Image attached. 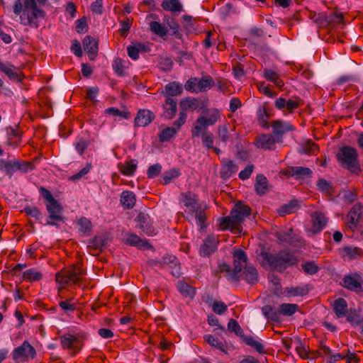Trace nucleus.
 I'll return each instance as SVG.
<instances>
[{
	"label": "nucleus",
	"instance_id": "nucleus-41",
	"mask_svg": "<svg viewBox=\"0 0 363 363\" xmlns=\"http://www.w3.org/2000/svg\"><path fill=\"white\" fill-rule=\"evenodd\" d=\"M138 162L135 160H130L124 164L121 169L122 173L125 176H132L136 170Z\"/></svg>",
	"mask_w": 363,
	"mask_h": 363
},
{
	"label": "nucleus",
	"instance_id": "nucleus-15",
	"mask_svg": "<svg viewBox=\"0 0 363 363\" xmlns=\"http://www.w3.org/2000/svg\"><path fill=\"white\" fill-rule=\"evenodd\" d=\"M154 113L146 109L140 110L135 118V125L144 127L150 124L154 119Z\"/></svg>",
	"mask_w": 363,
	"mask_h": 363
},
{
	"label": "nucleus",
	"instance_id": "nucleus-31",
	"mask_svg": "<svg viewBox=\"0 0 363 363\" xmlns=\"http://www.w3.org/2000/svg\"><path fill=\"white\" fill-rule=\"evenodd\" d=\"M77 338L72 335L67 334L61 337V345L65 349H76Z\"/></svg>",
	"mask_w": 363,
	"mask_h": 363
},
{
	"label": "nucleus",
	"instance_id": "nucleus-54",
	"mask_svg": "<svg viewBox=\"0 0 363 363\" xmlns=\"http://www.w3.org/2000/svg\"><path fill=\"white\" fill-rule=\"evenodd\" d=\"M23 277L29 281H37L41 279L42 275L34 269H28L24 272Z\"/></svg>",
	"mask_w": 363,
	"mask_h": 363
},
{
	"label": "nucleus",
	"instance_id": "nucleus-22",
	"mask_svg": "<svg viewBox=\"0 0 363 363\" xmlns=\"http://www.w3.org/2000/svg\"><path fill=\"white\" fill-rule=\"evenodd\" d=\"M47 210L51 219L59 221L62 220V218L61 216V207L55 199L48 203Z\"/></svg>",
	"mask_w": 363,
	"mask_h": 363
},
{
	"label": "nucleus",
	"instance_id": "nucleus-45",
	"mask_svg": "<svg viewBox=\"0 0 363 363\" xmlns=\"http://www.w3.org/2000/svg\"><path fill=\"white\" fill-rule=\"evenodd\" d=\"M276 236L281 242L291 244L294 242L291 229H289L285 231L277 232L276 233Z\"/></svg>",
	"mask_w": 363,
	"mask_h": 363
},
{
	"label": "nucleus",
	"instance_id": "nucleus-58",
	"mask_svg": "<svg viewBox=\"0 0 363 363\" xmlns=\"http://www.w3.org/2000/svg\"><path fill=\"white\" fill-rule=\"evenodd\" d=\"M254 169V166L252 164H248L245 169L242 170L239 173V178L242 180H245L248 179L252 174Z\"/></svg>",
	"mask_w": 363,
	"mask_h": 363
},
{
	"label": "nucleus",
	"instance_id": "nucleus-57",
	"mask_svg": "<svg viewBox=\"0 0 363 363\" xmlns=\"http://www.w3.org/2000/svg\"><path fill=\"white\" fill-rule=\"evenodd\" d=\"M302 269L308 274H313L318 271V267L313 262L303 264Z\"/></svg>",
	"mask_w": 363,
	"mask_h": 363
},
{
	"label": "nucleus",
	"instance_id": "nucleus-23",
	"mask_svg": "<svg viewBox=\"0 0 363 363\" xmlns=\"http://www.w3.org/2000/svg\"><path fill=\"white\" fill-rule=\"evenodd\" d=\"M203 339L212 347H214L225 354L228 353L225 345L219 338L213 336V335L206 334L203 336Z\"/></svg>",
	"mask_w": 363,
	"mask_h": 363
},
{
	"label": "nucleus",
	"instance_id": "nucleus-44",
	"mask_svg": "<svg viewBox=\"0 0 363 363\" xmlns=\"http://www.w3.org/2000/svg\"><path fill=\"white\" fill-rule=\"evenodd\" d=\"M179 174L180 172L178 169H172L166 171L162 177L163 184H167L170 183L174 179L178 177Z\"/></svg>",
	"mask_w": 363,
	"mask_h": 363
},
{
	"label": "nucleus",
	"instance_id": "nucleus-4",
	"mask_svg": "<svg viewBox=\"0 0 363 363\" xmlns=\"http://www.w3.org/2000/svg\"><path fill=\"white\" fill-rule=\"evenodd\" d=\"M45 11L38 6L36 0H24L23 11L20 16V22L26 26H38V21L43 19Z\"/></svg>",
	"mask_w": 363,
	"mask_h": 363
},
{
	"label": "nucleus",
	"instance_id": "nucleus-39",
	"mask_svg": "<svg viewBox=\"0 0 363 363\" xmlns=\"http://www.w3.org/2000/svg\"><path fill=\"white\" fill-rule=\"evenodd\" d=\"M181 108L183 111H194L198 107V102L195 99L186 98L181 101Z\"/></svg>",
	"mask_w": 363,
	"mask_h": 363
},
{
	"label": "nucleus",
	"instance_id": "nucleus-28",
	"mask_svg": "<svg viewBox=\"0 0 363 363\" xmlns=\"http://www.w3.org/2000/svg\"><path fill=\"white\" fill-rule=\"evenodd\" d=\"M267 179L263 174H258L256 177L255 185V191L258 194H264L267 190Z\"/></svg>",
	"mask_w": 363,
	"mask_h": 363
},
{
	"label": "nucleus",
	"instance_id": "nucleus-24",
	"mask_svg": "<svg viewBox=\"0 0 363 363\" xmlns=\"http://www.w3.org/2000/svg\"><path fill=\"white\" fill-rule=\"evenodd\" d=\"M343 286L352 291H358L361 288L359 277L357 275L346 276L343 279Z\"/></svg>",
	"mask_w": 363,
	"mask_h": 363
},
{
	"label": "nucleus",
	"instance_id": "nucleus-14",
	"mask_svg": "<svg viewBox=\"0 0 363 363\" xmlns=\"http://www.w3.org/2000/svg\"><path fill=\"white\" fill-rule=\"evenodd\" d=\"M149 50L150 48L147 44L139 42L132 43L127 48L128 56L134 60L138 59L140 52H147Z\"/></svg>",
	"mask_w": 363,
	"mask_h": 363
},
{
	"label": "nucleus",
	"instance_id": "nucleus-47",
	"mask_svg": "<svg viewBox=\"0 0 363 363\" xmlns=\"http://www.w3.org/2000/svg\"><path fill=\"white\" fill-rule=\"evenodd\" d=\"M74 145L77 153L82 155L89 145V142L85 138H77Z\"/></svg>",
	"mask_w": 363,
	"mask_h": 363
},
{
	"label": "nucleus",
	"instance_id": "nucleus-9",
	"mask_svg": "<svg viewBox=\"0 0 363 363\" xmlns=\"http://www.w3.org/2000/svg\"><path fill=\"white\" fill-rule=\"evenodd\" d=\"M347 225L349 228L354 230L363 224V205L355 204L350 210L347 216Z\"/></svg>",
	"mask_w": 363,
	"mask_h": 363
},
{
	"label": "nucleus",
	"instance_id": "nucleus-62",
	"mask_svg": "<svg viewBox=\"0 0 363 363\" xmlns=\"http://www.w3.org/2000/svg\"><path fill=\"white\" fill-rule=\"evenodd\" d=\"M91 10L93 13L101 14L103 11V0H95L91 5Z\"/></svg>",
	"mask_w": 363,
	"mask_h": 363
},
{
	"label": "nucleus",
	"instance_id": "nucleus-34",
	"mask_svg": "<svg viewBox=\"0 0 363 363\" xmlns=\"http://www.w3.org/2000/svg\"><path fill=\"white\" fill-rule=\"evenodd\" d=\"M21 169L20 164L17 161L0 160V169L11 174L16 169Z\"/></svg>",
	"mask_w": 363,
	"mask_h": 363
},
{
	"label": "nucleus",
	"instance_id": "nucleus-18",
	"mask_svg": "<svg viewBox=\"0 0 363 363\" xmlns=\"http://www.w3.org/2000/svg\"><path fill=\"white\" fill-rule=\"evenodd\" d=\"M234 271L239 273L246 266L247 256L242 250H236L233 252Z\"/></svg>",
	"mask_w": 363,
	"mask_h": 363
},
{
	"label": "nucleus",
	"instance_id": "nucleus-2",
	"mask_svg": "<svg viewBox=\"0 0 363 363\" xmlns=\"http://www.w3.org/2000/svg\"><path fill=\"white\" fill-rule=\"evenodd\" d=\"M219 117L220 111L218 109H208L197 118L191 130L192 135L201 137L202 142L207 148L213 146V135L207 132V128L214 125Z\"/></svg>",
	"mask_w": 363,
	"mask_h": 363
},
{
	"label": "nucleus",
	"instance_id": "nucleus-37",
	"mask_svg": "<svg viewBox=\"0 0 363 363\" xmlns=\"http://www.w3.org/2000/svg\"><path fill=\"white\" fill-rule=\"evenodd\" d=\"M242 338L247 345L254 348L257 352L259 353L264 352V346L259 340L251 336H244Z\"/></svg>",
	"mask_w": 363,
	"mask_h": 363
},
{
	"label": "nucleus",
	"instance_id": "nucleus-1",
	"mask_svg": "<svg viewBox=\"0 0 363 363\" xmlns=\"http://www.w3.org/2000/svg\"><path fill=\"white\" fill-rule=\"evenodd\" d=\"M179 201L186 208L184 214L187 220L190 222L195 221L200 230H202L205 227L206 206L199 203L197 196L191 192L182 194Z\"/></svg>",
	"mask_w": 363,
	"mask_h": 363
},
{
	"label": "nucleus",
	"instance_id": "nucleus-35",
	"mask_svg": "<svg viewBox=\"0 0 363 363\" xmlns=\"http://www.w3.org/2000/svg\"><path fill=\"white\" fill-rule=\"evenodd\" d=\"M243 274L247 282L254 284L257 281L258 274L256 269L252 266L244 267Z\"/></svg>",
	"mask_w": 363,
	"mask_h": 363
},
{
	"label": "nucleus",
	"instance_id": "nucleus-25",
	"mask_svg": "<svg viewBox=\"0 0 363 363\" xmlns=\"http://www.w3.org/2000/svg\"><path fill=\"white\" fill-rule=\"evenodd\" d=\"M150 31L161 38H164L168 33V28L158 21H151L149 23Z\"/></svg>",
	"mask_w": 363,
	"mask_h": 363
},
{
	"label": "nucleus",
	"instance_id": "nucleus-29",
	"mask_svg": "<svg viewBox=\"0 0 363 363\" xmlns=\"http://www.w3.org/2000/svg\"><path fill=\"white\" fill-rule=\"evenodd\" d=\"M162 6L164 10L172 12H180L182 10L179 0H164Z\"/></svg>",
	"mask_w": 363,
	"mask_h": 363
},
{
	"label": "nucleus",
	"instance_id": "nucleus-8",
	"mask_svg": "<svg viewBox=\"0 0 363 363\" xmlns=\"http://www.w3.org/2000/svg\"><path fill=\"white\" fill-rule=\"evenodd\" d=\"M35 354V348L28 341H24L22 345L13 350L12 356L13 360L19 363L33 359Z\"/></svg>",
	"mask_w": 363,
	"mask_h": 363
},
{
	"label": "nucleus",
	"instance_id": "nucleus-5",
	"mask_svg": "<svg viewBox=\"0 0 363 363\" xmlns=\"http://www.w3.org/2000/svg\"><path fill=\"white\" fill-rule=\"evenodd\" d=\"M262 264L271 269L281 270L286 265L294 264L295 259L289 252L283 251L277 255L262 252L260 255Z\"/></svg>",
	"mask_w": 363,
	"mask_h": 363
},
{
	"label": "nucleus",
	"instance_id": "nucleus-63",
	"mask_svg": "<svg viewBox=\"0 0 363 363\" xmlns=\"http://www.w3.org/2000/svg\"><path fill=\"white\" fill-rule=\"evenodd\" d=\"M87 30L86 21L84 18L79 19L77 21L76 30L78 33H85Z\"/></svg>",
	"mask_w": 363,
	"mask_h": 363
},
{
	"label": "nucleus",
	"instance_id": "nucleus-6",
	"mask_svg": "<svg viewBox=\"0 0 363 363\" xmlns=\"http://www.w3.org/2000/svg\"><path fill=\"white\" fill-rule=\"evenodd\" d=\"M337 159L342 165L352 172L359 170L357 153L355 149L350 147H342L337 153Z\"/></svg>",
	"mask_w": 363,
	"mask_h": 363
},
{
	"label": "nucleus",
	"instance_id": "nucleus-64",
	"mask_svg": "<svg viewBox=\"0 0 363 363\" xmlns=\"http://www.w3.org/2000/svg\"><path fill=\"white\" fill-rule=\"evenodd\" d=\"M347 319L352 325H360L362 319L359 318V316L357 313H354V315L352 313L348 314Z\"/></svg>",
	"mask_w": 363,
	"mask_h": 363
},
{
	"label": "nucleus",
	"instance_id": "nucleus-49",
	"mask_svg": "<svg viewBox=\"0 0 363 363\" xmlns=\"http://www.w3.org/2000/svg\"><path fill=\"white\" fill-rule=\"evenodd\" d=\"M306 291L304 288L301 286L286 288L284 294L286 296H303L306 294Z\"/></svg>",
	"mask_w": 363,
	"mask_h": 363
},
{
	"label": "nucleus",
	"instance_id": "nucleus-59",
	"mask_svg": "<svg viewBox=\"0 0 363 363\" xmlns=\"http://www.w3.org/2000/svg\"><path fill=\"white\" fill-rule=\"evenodd\" d=\"M113 68L118 74L123 75L124 72L123 61L119 58L115 59L113 64Z\"/></svg>",
	"mask_w": 363,
	"mask_h": 363
},
{
	"label": "nucleus",
	"instance_id": "nucleus-55",
	"mask_svg": "<svg viewBox=\"0 0 363 363\" xmlns=\"http://www.w3.org/2000/svg\"><path fill=\"white\" fill-rule=\"evenodd\" d=\"M199 79L193 78L190 79L187 81V82L185 84V89L187 91H191V92H198L199 89Z\"/></svg>",
	"mask_w": 363,
	"mask_h": 363
},
{
	"label": "nucleus",
	"instance_id": "nucleus-16",
	"mask_svg": "<svg viewBox=\"0 0 363 363\" xmlns=\"http://www.w3.org/2000/svg\"><path fill=\"white\" fill-rule=\"evenodd\" d=\"M82 44L84 50L89 55V59L94 60L95 55L98 52V42L95 38L87 35L84 38Z\"/></svg>",
	"mask_w": 363,
	"mask_h": 363
},
{
	"label": "nucleus",
	"instance_id": "nucleus-61",
	"mask_svg": "<svg viewBox=\"0 0 363 363\" xmlns=\"http://www.w3.org/2000/svg\"><path fill=\"white\" fill-rule=\"evenodd\" d=\"M262 312H263L264 315L267 318H270L272 320H276L277 313L272 307H271L269 306H266L262 308Z\"/></svg>",
	"mask_w": 363,
	"mask_h": 363
},
{
	"label": "nucleus",
	"instance_id": "nucleus-33",
	"mask_svg": "<svg viewBox=\"0 0 363 363\" xmlns=\"http://www.w3.org/2000/svg\"><path fill=\"white\" fill-rule=\"evenodd\" d=\"M164 91L167 97L177 96L182 93V86L180 84L173 82L165 86Z\"/></svg>",
	"mask_w": 363,
	"mask_h": 363
},
{
	"label": "nucleus",
	"instance_id": "nucleus-48",
	"mask_svg": "<svg viewBox=\"0 0 363 363\" xmlns=\"http://www.w3.org/2000/svg\"><path fill=\"white\" fill-rule=\"evenodd\" d=\"M177 288L178 290L181 292V294L185 296L194 297L195 295L194 289L184 282H179Z\"/></svg>",
	"mask_w": 363,
	"mask_h": 363
},
{
	"label": "nucleus",
	"instance_id": "nucleus-52",
	"mask_svg": "<svg viewBox=\"0 0 363 363\" xmlns=\"http://www.w3.org/2000/svg\"><path fill=\"white\" fill-rule=\"evenodd\" d=\"M162 170V166L159 163H156L153 165H151L147 172V177L150 179H153L158 176Z\"/></svg>",
	"mask_w": 363,
	"mask_h": 363
},
{
	"label": "nucleus",
	"instance_id": "nucleus-3",
	"mask_svg": "<svg viewBox=\"0 0 363 363\" xmlns=\"http://www.w3.org/2000/svg\"><path fill=\"white\" fill-rule=\"evenodd\" d=\"M250 209L247 206L238 203L232 209L230 215L218 220L221 230H229L240 233L242 224L246 217L250 215Z\"/></svg>",
	"mask_w": 363,
	"mask_h": 363
},
{
	"label": "nucleus",
	"instance_id": "nucleus-32",
	"mask_svg": "<svg viewBox=\"0 0 363 363\" xmlns=\"http://www.w3.org/2000/svg\"><path fill=\"white\" fill-rule=\"evenodd\" d=\"M299 206V201L292 200L289 203L284 204L279 210L278 213L280 216L291 214L296 211Z\"/></svg>",
	"mask_w": 363,
	"mask_h": 363
},
{
	"label": "nucleus",
	"instance_id": "nucleus-21",
	"mask_svg": "<svg viewBox=\"0 0 363 363\" xmlns=\"http://www.w3.org/2000/svg\"><path fill=\"white\" fill-rule=\"evenodd\" d=\"M274 134L281 139V135L287 131L293 129L287 122H282L281 121H275L272 124Z\"/></svg>",
	"mask_w": 363,
	"mask_h": 363
},
{
	"label": "nucleus",
	"instance_id": "nucleus-19",
	"mask_svg": "<svg viewBox=\"0 0 363 363\" xmlns=\"http://www.w3.org/2000/svg\"><path fill=\"white\" fill-rule=\"evenodd\" d=\"M125 243L135 246L139 249H147L150 247L147 240H142L135 234H128L125 238Z\"/></svg>",
	"mask_w": 363,
	"mask_h": 363
},
{
	"label": "nucleus",
	"instance_id": "nucleus-11",
	"mask_svg": "<svg viewBox=\"0 0 363 363\" xmlns=\"http://www.w3.org/2000/svg\"><path fill=\"white\" fill-rule=\"evenodd\" d=\"M135 220L138 223V227L147 235L152 236L157 233V230L153 225L152 220L147 214L140 213L136 217Z\"/></svg>",
	"mask_w": 363,
	"mask_h": 363
},
{
	"label": "nucleus",
	"instance_id": "nucleus-27",
	"mask_svg": "<svg viewBox=\"0 0 363 363\" xmlns=\"http://www.w3.org/2000/svg\"><path fill=\"white\" fill-rule=\"evenodd\" d=\"M238 171V167L232 160H228L223 164L221 170L222 177L224 179L230 177Z\"/></svg>",
	"mask_w": 363,
	"mask_h": 363
},
{
	"label": "nucleus",
	"instance_id": "nucleus-20",
	"mask_svg": "<svg viewBox=\"0 0 363 363\" xmlns=\"http://www.w3.org/2000/svg\"><path fill=\"white\" fill-rule=\"evenodd\" d=\"M121 203L124 208H133L136 202L135 195L133 191H124L121 195Z\"/></svg>",
	"mask_w": 363,
	"mask_h": 363
},
{
	"label": "nucleus",
	"instance_id": "nucleus-36",
	"mask_svg": "<svg viewBox=\"0 0 363 363\" xmlns=\"http://www.w3.org/2000/svg\"><path fill=\"white\" fill-rule=\"evenodd\" d=\"M218 135L220 142L224 144L229 141L230 139L233 137V135L237 136L236 133L233 135L229 133L226 125H220L218 127Z\"/></svg>",
	"mask_w": 363,
	"mask_h": 363
},
{
	"label": "nucleus",
	"instance_id": "nucleus-26",
	"mask_svg": "<svg viewBox=\"0 0 363 363\" xmlns=\"http://www.w3.org/2000/svg\"><path fill=\"white\" fill-rule=\"evenodd\" d=\"M164 116L166 118H172L177 111V103L174 99L171 97H167L166 102L164 105Z\"/></svg>",
	"mask_w": 363,
	"mask_h": 363
},
{
	"label": "nucleus",
	"instance_id": "nucleus-42",
	"mask_svg": "<svg viewBox=\"0 0 363 363\" xmlns=\"http://www.w3.org/2000/svg\"><path fill=\"white\" fill-rule=\"evenodd\" d=\"M177 130H178L174 127H167L163 129L159 135L160 140L161 142L169 140L174 136Z\"/></svg>",
	"mask_w": 363,
	"mask_h": 363
},
{
	"label": "nucleus",
	"instance_id": "nucleus-10",
	"mask_svg": "<svg viewBox=\"0 0 363 363\" xmlns=\"http://www.w3.org/2000/svg\"><path fill=\"white\" fill-rule=\"evenodd\" d=\"M328 219L321 212H315L311 216V226L306 228L308 236L320 232L327 223Z\"/></svg>",
	"mask_w": 363,
	"mask_h": 363
},
{
	"label": "nucleus",
	"instance_id": "nucleus-17",
	"mask_svg": "<svg viewBox=\"0 0 363 363\" xmlns=\"http://www.w3.org/2000/svg\"><path fill=\"white\" fill-rule=\"evenodd\" d=\"M217 243L218 240L215 235L208 236L200 248V254L202 256L209 255L216 250Z\"/></svg>",
	"mask_w": 363,
	"mask_h": 363
},
{
	"label": "nucleus",
	"instance_id": "nucleus-13",
	"mask_svg": "<svg viewBox=\"0 0 363 363\" xmlns=\"http://www.w3.org/2000/svg\"><path fill=\"white\" fill-rule=\"evenodd\" d=\"M279 142H281V139L276 135L264 134L257 138L256 144L259 148L272 150L276 143Z\"/></svg>",
	"mask_w": 363,
	"mask_h": 363
},
{
	"label": "nucleus",
	"instance_id": "nucleus-50",
	"mask_svg": "<svg viewBox=\"0 0 363 363\" xmlns=\"http://www.w3.org/2000/svg\"><path fill=\"white\" fill-rule=\"evenodd\" d=\"M79 230L84 233H89L91 230V223L89 219L86 218H81L78 220Z\"/></svg>",
	"mask_w": 363,
	"mask_h": 363
},
{
	"label": "nucleus",
	"instance_id": "nucleus-53",
	"mask_svg": "<svg viewBox=\"0 0 363 363\" xmlns=\"http://www.w3.org/2000/svg\"><path fill=\"white\" fill-rule=\"evenodd\" d=\"M211 308L213 312L218 315H222L224 313L228 308L226 304L222 301L213 302L211 305Z\"/></svg>",
	"mask_w": 363,
	"mask_h": 363
},
{
	"label": "nucleus",
	"instance_id": "nucleus-40",
	"mask_svg": "<svg viewBox=\"0 0 363 363\" xmlns=\"http://www.w3.org/2000/svg\"><path fill=\"white\" fill-rule=\"evenodd\" d=\"M343 257L348 259H355L361 255L362 251L359 248L353 246H347L343 249Z\"/></svg>",
	"mask_w": 363,
	"mask_h": 363
},
{
	"label": "nucleus",
	"instance_id": "nucleus-38",
	"mask_svg": "<svg viewBox=\"0 0 363 363\" xmlns=\"http://www.w3.org/2000/svg\"><path fill=\"white\" fill-rule=\"evenodd\" d=\"M298 310V306L294 303H283L280 305L279 312L283 315H291Z\"/></svg>",
	"mask_w": 363,
	"mask_h": 363
},
{
	"label": "nucleus",
	"instance_id": "nucleus-46",
	"mask_svg": "<svg viewBox=\"0 0 363 363\" xmlns=\"http://www.w3.org/2000/svg\"><path fill=\"white\" fill-rule=\"evenodd\" d=\"M228 330L235 333L236 335L240 337H243L245 336L243 330L238 323L234 319H230L228 323Z\"/></svg>",
	"mask_w": 363,
	"mask_h": 363
},
{
	"label": "nucleus",
	"instance_id": "nucleus-51",
	"mask_svg": "<svg viewBox=\"0 0 363 363\" xmlns=\"http://www.w3.org/2000/svg\"><path fill=\"white\" fill-rule=\"evenodd\" d=\"M213 82L210 77H204L199 79V91H206L211 88Z\"/></svg>",
	"mask_w": 363,
	"mask_h": 363
},
{
	"label": "nucleus",
	"instance_id": "nucleus-60",
	"mask_svg": "<svg viewBox=\"0 0 363 363\" xmlns=\"http://www.w3.org/2000/svg\"><path fill=\"white\" fill-rule=\"evenodd\" d=\"M91 165L90 163H87L86 166L82 168L78 173L75 174L74 175L72 176L71 179L72 180H77L82 177L85 176L91 169Z\"/></svg>",
	"mask_w": 363,
	"mask_h": 363
},
{
	"label": "nucleus",
	"instance_id": "nucleus-30",
	"mask_svg": "<svg viewBox=\"0 0 363 363\" xmlns=\"http://www.w3.org/2000/svg\"><path fill=\"white\" fill-rule=\"evenodd\" d=\"M333 309L338 318L344 316L347 309L346 301L343 298L337 299L333 303Z\"/></svg>",
	"mask_w": 363,
	"mask_h": 363
},
{
	"label": "nucleus",
	"instance_id": "nucleus-43",
	"mask_svg": "<svg viewBox=\"0 0 363 363\" xmlns=\"http://www.w3.org/2000/svg\"><path fill=\"white\" fill-rule=\"evenodd\" d=\"M264 77L273 82L275 85L277 86H282L284 83L282 81L279 79L277 73L272 69H266L264 73Z\"/></svg>",
	"mask_w": 363,
	"mask_h": 363
},
{
	"label": "nucleus",
	"instance_id": "nucleus-56",
	"mask_svg": "<svg viewBox=\"0 0 363 363\" xmlns=\"http://www.w3.org/2000/svg\"><path fill=\"white\" fill-rule=\"evenodd\" d=\"M294 174L298 177H303L309 176L311 174V170L307 167H296L293 169Z\"/></svg>",
	"mask_w": 363,
	"mask_h": 363
},
{
	"label": "nucleus",
	"instance_id": "nucleus-7",
	"mask_svg": "<svg viewBox=\"0 0 363 363\" xmlns=\"http://www.w3.org/2000/svg\"><path fill=\"white\" fill-rule=\"evenodd\" d=\"M82 274V270L77 268L58 272L56 274V282L60 288H64L70 284H78Z\"/></svg>",
	"mask_w": 363,
	"mask_h": 363
},
{
	"label": "nucleus",
	"instance_id": "nucleus-12",
	"mask_svg": "<svg viewBox=\"0 0 363 363\" xmlns=\"http://www.w3.org/2000/svg\"><path fill=\"white\" fill-rule=\"evenodd\" d=\"M0 70L10 79L21 81L22 74L20 69L8 61L0 60Z\"/></svg>",
	"mask_w": 363,
	"mask_h": 363
}]
</instances>
